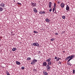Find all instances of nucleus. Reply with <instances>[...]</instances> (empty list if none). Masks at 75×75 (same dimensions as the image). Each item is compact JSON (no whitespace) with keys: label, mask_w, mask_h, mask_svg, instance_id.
I'll list each match as a JSON object with an SVG mask.
<instances>
[{"label":"nucleus","mask_w":75,"mask_h":75,"mask_svg":"<svg viewBox=\"0 0 75 75\" xmlns=\"http://www.w3.org/2000/svg\"><path fill=\"white\" fill-rule=\"evenodd\" d=\"M74 57H75V55L73 54V55H71V56H70V58L69 59L68 61L67 62H69V61H71V59H73V58H74Z\"/></svg>","instance_id":"f257e3e1"},{"label":"nucleus","mask_w":75,"mask_h":75,"mask_svg":"<svg viewBox=\"0 0 75 75\" xmlns=\"http://www.w3.org/2000/svg\"><path fill=\"white\" fill-rule=\"evenodd\" d=\"M37 61H37V60L34 59L32 61V62H31V64L33 65V64H35V62H37Z\"/></svg>","instance_id":"f03ea898"},{"label":"nucleus","mask_w":75,"mask_h":75,"mask_svg":"<svg viewBox=\"0 0 75 75\" xmlns=\"http://www.w3.org/2000/svg\"><path fill=\"white\" fill-rule=\"evenodd\" d=\"M32 45L33 46H36V47H38L39 46V44L38 42H35L32 44Z\"/></svg>","instance_id":"7ed1b4c3"},{"label":"nucleus","mask_w":75,"mask_h":75,"mask_svg":"<svg viewBox=\"0 0 75 75\" xmlns=\"http://www.w3.org/2000/svg\"><path fill=\"white\" fill-rule=\"evenodd\" d=\"M46 68H47V70L48 71H50V68H51V67H50V66L48 64H47L46 66Z\"/></svg>","instance_id":"20e7f679"},{"label":"nucleus","mask_w":75,"mask_h":75,"mask_svg":"<svg viewBox=\"0 0 75 75\" xmlns=\"http://www.w3.org/2000/svg\"><path fill=\"white\" fill-rule=\"evenodd\" d=\"M42 64V66H43L44 67H46V66H47V62H43Z\"/></svg>","instance_id":"39448f33"},{"label":"nucleus","mask_w":75,"mask_h":75,"mask_svg":"<svg viewBox=\"0 0 75 75\" xmlns=\"http://www.w3.org/2000/svg\"><path fill=\"white\" fill-rule=\"evenodd\" d=\"M60 6L62 8H64L65 6V4L63 3H62L60 4Z\"/></svg>","instance_id":"423d86ee"},{"label":"nucleus","mask_w":75,"mask_h":75,"mask_svg":"<svg viewBox=\"0 0 75 75\" xmlns=\"http://www.w3.org/2000/svg\"><path fill=\"white\" fill-rule=\"evenodd\" d=\"M66 10L68 11L69 10V6L67 5Z\"/></svg>","instance_id":"0eeeda50"},{"label":"nucleus","mask_w":75,"mask_h":75,"mask_svg":"<svg viewBox=\"0 0 75 75\" xmlns=\"http://www.w3.org/2000/svg\"><path fill=\"white\" fill-rule=\"evenodd\" d=\"M32 7H35L36 6V4L35 3H31Z\"/></svg>","instance_id":"6e6552de"},{"label":"nucleus","mask_w":75,"mask_h":75,"mask_svg":"<svg viewBox=\"0 0 75 75\" xmlns=\"http://www.w3.org/2000/svg\"><path fill=\"white\" fill-rule=\"evenodd\" d=\"M1 7H5V4L3 3H2L0 4Z\"/></svg>","instance_id":"1a4fd4ad"},{"label":"nucleus","mask_w":75,"mask_h":75,"mask_svg":"<svg viewBox=\"0 0 75 75\" xmlns=\"http://www.w3.org/2000/svg\"><path fill=\"white\" fill-rule=\"evenodd\" d=\"M52 4V3L51 2H50L49 3V8H51V7H52V6H51Z\"/></svg>","instance_id":"9d476101"},{"label":"nucleus","mask_w":75,"mask_h":75,"mask_svg":"<svg viewBox=\"0 0 75 75\" xmlns=\"http://www.w3.org/2000/svg\"><path fill=\"white\" fill-rule=\"evenodd\" d=\"M51 58H49L47 59H46V62H50V61H51Z\"/></svg>","instance_id":"9b49d317"},{"label":"nucleus","mask_w":75,"mask_h":75,"mask_svg":"<svg viewBox=\"0 0 75 75\" xmlns=\"http://www.w3.org/2000/svg\"><path fill=\"white\" fill-rule=\"evenodd\" d=\"M43 72L44 75H48V73H47V72H46V71H43Z\"/></svg>","instance_id":"f8f14e48"},{"label":"nucleus","mask_w":75,"mask_h":75,"mask_svg":"<svg viewBox=\"0 0 75 75\" xmlns=\"http://www.w3.org/2000/svg\"><path fill=\"white\" fill-rule=\"evenodd\" d=\"M40 14H45V12L43 11H40L39 12Z\"/></svg>","instance_id":"ddd939ff"},{"label":"nucleus","mask_w":75,"mask_h":75,"mask_svg":"<svg viewBox=\"0 0 75 75\" xmlns=\"http://www.w3.org/2000/svg\"><path fill=\"white\" fill-rule=\"evenodd\" d=\"M33 11L35 13H37L38 12V11H37V9H36V8H34L33 9Z\"/></svg>","instance_id":"4468645a"},{"label":"nucleus","mask_w":75,"mask_h":75,"mask_svg":"<svg viewBox=\"0 0 75 75\" xmlns=\"http://www.w3.org/2000/svg\"><path fill=\"white\" fill-rule=\"evenodd\" d=\"M45 21L48 23H50V20L48 18H47L45 19Z\"/></svg>","instance_id":"2eb2a0df"},{"label":"nucleus","mask_w":75,"mask_h":75,"mask_svg":"<svg viewBox=\"0 0 75 75\" xmlns=\"http://www.w3.org/2000/svg\"><path fill=\"white\" fill-rule=\"evenodd\" d=\"M48 64L49 65H51V64H52V62L51 61H50V62H48Z\"/></svg>","instance_id":"dca6fc26"},{"label":"nucleus","mask_w":75,"mask_h":75,"mask_svg":"<svg viewBox=\"0 0 75 75\" xmlns=\"http://www.w3.org/2000/svg\"><path fill=\"white\" fill-rule=\"evenodd\" d=\"M16 63L17 65H20V64H21L20 62H19L18 61H16Z\"/></svg>","instance_id":"f3484780"},{"label":"nucleus","mask_w":75,"mask_h":75,"mask_svg":"<svg viewBox=\"0 0 75 75\" xmlns=\"http://www.w3.org/2000/svg\"><path fill=\"white\" fill-rule=\"evenodd\" d=\"M3 10V8L2 7L0 6V12L2 11Z\"/></svg>","instance_id":"a211bd4d"},{"label":"nucleus","mask_w":75,"mask_h":75,"mask_svg":"<svg viewBox=\"0 0 75 75\" xmlns=\"http://www.w3.org/2000/svg\"><path fill=\"white\" fill-rule=\"evenodd\" d=\"M70 58V56H68L65 59V60L66 61H67L68 59H69Z\"/></svg>","instance_id":"6ab92c4d"},{"label":"nucleus","mask_w":75,"mask_h":75,"mask_svg":"<svg viewBox=\"0 0 75 75\" xmlns=\"http://www.w3.org/2000/svg\"><path fill=\"white\" fill-rule=\"evenodd\" d=\"M12 50L13 51H15L17 50V48H13L12 49Z\"/></svg>","instance_id":"aec40b11"},{"label":"nucleus","mask_w":75,"mask_h":75,"mask_svg":"<svg viewBox=\"0 0 75 75\" xmlns=\"http://www.w3.org/2000/svg\"><path fill=\"white\" fill-rule=\"evenodd\" d=\"M67 65H69L70 66L72 65V64L71 63H70L69 62H68L67 63Z\"/></svg>","instance_id":"412c9836"},{"label":"nucleus","mask_w":75,"mask_h":75,"mask_svg":"<svg viewBox=\"0 0 75 75\" xmlns=\"http://www.w3.org/2000/svg\"><path fill=\"white\" fill-rule=\"evenodd\" d=\"M6 73L7 75H11L10 74V73H9L8 71H6Z\"/></svg>","instance_id":"4be33fe9"},{"label":"nucleus","mask_w":75,"mask_h":75,"mask_svg":"<svg viewBox=\"0 0 75 75\" xmlns=\"http://www.w3.org/2000/svg\"><path fill=\"white\" fill-rule=\"evenodd\" d=\"M56 7V4L55 3H54V8H55Z\"/></svg>","instance_id":"5701e85b"},{"label":"nucleus","mask_w":75,"mask_h":75,"mask_svg":"<svg viewBox=\"0 0 75 75\" xmlns=\"http://www.w3.org/2000/svg\"><path fill=\"white\" fill-rule=\"evenodd\" d=\"M75 69H73V74H75Z\"/></svg>","instance_id":"b1692460"},{"label":"nucleus","mask_w":75,"mask_h":75,"mask_svg":"<svg viewBox=\"0 0 75 75\" xmlns=\"http://www.w3.org/2000/svg\"><path fill=\"white\" fill-rule=\"evenodd\" d=\"M21 69L22 70L24 69H25V67L24 66L22 67H21Z\"/></svg>","instance_id":"393cba45"},{"label":"nucleus","mask_w":75,"mask_h":75,"mask_svg":"<svg viewBox=\"0 0 75 75\" xmlns=\"http://www.w3.org/2000/svg\"><path fill=\"white\" fill-rule=\"evenodd\" d=\"M27 59L28 60H31V58L30 57H28L27 58Z\"/></svg>","instance_id":"a878e982"},{"label":"nucleus","mask_w":75,"mask_h":75,"mask_svg":"<svg viewBox=\"0 0 75 75\" xmlns=\"http://www.w3.org/2000/svg\"><path fill=\"white\" fill-rule=\"evenodd\" d=\"M62 18H63V19H65V16H62Z\"/></svg>","instance_id":"bb28decb"},{"label":"nucleus","mask_w":75,"mask_h":75,"mask_svg":"<svg viewBox=\"0 0 75 75\" xmlns=\"http://www.w3.org/2000/svg\"><path fill=\"white\" fill-rule=\"evenodd\" d=\"M55 8H53V12H54V11L55 10Z\"/></svg>","instance_id":"cd10ccee"},{"label":"nucleus","mask_w":75,"mask_h":75,"mask_svg":"<svg viewBox=\"0 0 75 75\" xmlns=\"http://www.w3.org/2000/svg\"><path fill=\"white\" fill-rule=\"evenodd\" d=\"M51 41H54V38H52L50 40Z\"/></svg>","instance_id":"c85d7f7f"},{"label":"nucleus","mask_w":75,"mask_h":75,"mask_svg":"<svg viewBox=\"0 0 75 75\" xmlns=\"http://www.w3.org/2000/svg\"><path fill=\"white\" fill-rule=\"evenodd\" d=\"M52 8L50 9L49 10L50 12H51V11H52Z\"/></svg>","instance_id":"c756f323"},{"label":"nucleus","mask_w":75,"mask_h":75,"mask_svg":"<svg viewBox=\"0 0 75 75\" xmlns=\"http://www.w3.org/2000/svg\"><path fill=\"white\" fill-rule=\"evenodd\" d=\"M59 58H58L57 59L56 61H59Z\"/></svg>","instance_id":"7c9ffc66"},{"label":"nucleus","mask_w":75,"mask_h":75,"mask_svg":"<svg viewBox=\"0 0 75 75\" xmlns=\"http://www.w3.org/2000/svg\"><path fill=\"white\" fill-rule=\"evenodd\" d=\"M18 4H19V5H21V4L19 3H17Z\"/></svg>","instance_id":"2f4dec72"},{"label":"nucleus","mask_w":75,"mask_h":75,"mask_svg":"<svg viewBox=\"0 0 75 75\" xmlns=\"http://www.w3.org/2000/svg\"><path fill=\"white\" fill-rule=\"evenodd\" d=\"M54 59H57V56H55V58H54Z\"/></svg>","instance_id":"473e14b6"},{"label":"nucleus","mask_w":75,"mask_h":75,"mask_svg":"<svg viewBox=\"0 0 75 75\" xmlns=\"http://www.w3.org/2000/svg\"><path fill=\"white\" fill-rule=\"evenodd\" d=\"M55 35H58V33H55Z\"/></svg>","instance_id":"72a5a7b5"},{"label":"nucleus","mask_w":75,"mask_h":75,"mask_svg":"<svg viewBox=\"0 0 75 75\" xmlns=\"http://www.w3.org/2000/svg\"><path fill=\"white\" fill-rule=\"evenodd\" d=\"M33 33H35L36 34H37V32H36V31H34L33 32Z\"/></svg>","instance_id":"f704fd0d"},{"label":"nucleus","mask_w":75,"mask_h":75,"mask_svg":"<svg viewBox=\"0 0 75 75\" xmlns=\"http://www.w3.org/2000/svg\"><path fill=\"white\" fill-rule=\"evenodd\" d=\"M58 63L59 64H61V62H60V61Z\"/></svg>","instance_id":"c9c22d12"},{"label":"nucleus","mask_w":75,"mask_h":75,"mask_svg":"<svg viewBox=\"0 0 75 75\" xmlns=\"http://www.w3.org/2000/svg\"><path fill=\"white\" fill-rule=\"evenodd\" d=\"M55 10V12H54V13H56V14H57V13H56V10Z\"/></svg>","instance_id":"e433bc0d"},{"label":"nucleus","mask_w":75,"mask_h":75,"mask_svg":"<svg viewBox=\"0 0 75 75\" xmlns=\"http://www.w3.org/2000/svg\"><path fill=\"white\" fill-rule=\"evenodd\" d=\"M58 4H59V3H60V2L59 1H58Z\"/></svg>","instance_id":"4c0bfd02"},{"label":"nucleus","mask_w":75,"mask_h":75,"mask_svg":"<svg viewBox=\"0 0 75 75\" xmlns=\"http://www.w3.org/2000/svg\"><path fill=\"white\" fill-rule=\"evenodd\" d=\"M38 52V53H41V52L39 51Z\"/></svg>","instance_id":"58836bf2"},{"label":"nucleus","mask_w":75,"mask_h":75,"mask_svg":"<svg viewBox=\"0 0 75 75\" xmlns=\"http://www.w3.org/2000/svg\"><path fill=\"white\" fill-rule=\"evenodd\" d=\"M59 59H61V58H59Z\"/></svg>","instance_id":"ea45409f"},{"label":"nucleus","mask_w":75,"mask_h":75,"mask_svg":"<svg viewBox=\"0 0 75 75\" xmlns=\"http://www.w3.org/2000/svg\"><path fill=\"white\" fill-rule=\"evenodd\" d=\"M1 45H0V47H1Z\"/></svg>","instance_id":"a19ab883"}]
</instances>
